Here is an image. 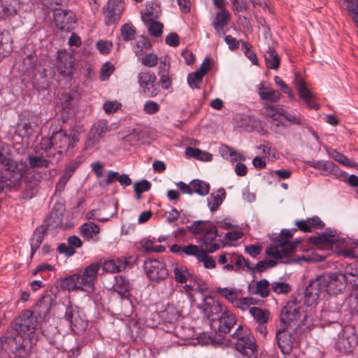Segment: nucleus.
Returning <instances> with one entry per match:
<instances>
[{
	"instance_id": "c756f323",
	"label": "nucleus",
	"mask_w": 358,
	"mask_h": 358,
	"mask_svg": "<svg viewBox=\"0 0 358 358\" xmlns=\"http://www.w3.org/2000/svg\"><path fill=\"white\" fill-rule=\"evenodd\" d=\"M269 286L270 283L266 279H262L256 282L255 286L250 284L248 289L252 294L259 295L262 298H266L269 295Z\"/></svg>"
},
{
	"instance_id": "864d4df0",
	"label": "nucleus",
	"mask_w": 358,
	"mask_h": 358,
	"mask_svg": "<svg viewBox=\"0 0 358 358\" xmlns=\"http://www.w3.org/2000/svg\"><path fill=\"white\" fill-rule=\"evenodd\" d=\"M310 166L325 171H334L337 168L334 162L328 161H315L310 163Z\"/></svg>"
},
{
	"instance_id": "2eb2a0df",
	"label": "nucleus",
	"mask_w": 358,
	"mask_h": 358,
	"mask_svg": "<svg viewBox=\"0 0 358 358\" xmlns=\"http://www.w3.org/2000/svg\"><path fill=\"white\" fill-rule=\"evenodd\" d=\"M199 308L210 322L215 320L224 311L222 305L211 296L205 297Z\"/></svg>"
},
{
	"instance_id": "9d476101",
	"label": "nucleus",
	"mask_w": 358,
	"mask_h": 358,
	"mask_svg": "<svg viewBox=\"0 0 358 358\" xmlns=\"http://www.w3.org/2000/svg\"><path fill=\"white\" fill-rule=\"evenodd\" d=\"M123 10V0H108L103 7L106 25L109 26L117 23L121 18Z\"/></svg>"
},
{
	"instance_id": "052dcab7",
	"label": "nucleus",
	"mask_w": 358,
	"mask_h": 358,
	"mask_svg": "<svg viewBox=\"0 0 358 358\" xmlns=\"http://www.w3.org/2000/svg\"><path fill=\"white\" fill-rule=\"evenodd\" d=\"M255 303V300L250 297H244L241 299H237L234 303V306L238 308L245 310L248 309L251 305Z\"/></svg>"
},
{
	"instance_id": "0eeeda50",
	"label": "nucleus",
	"mask_w": 358,
	"mask_h": 358,
	"mask_svg": "<svg viewBox=\"0 0 358 358\" xmlns=\"http://www.w3.org/2000/svg\"><path fill=\"white\" fill-rule=\"evenodd\" d=\"M144 269L150 280L160 282L169 276L166 264L158 259H147L144 262Z\"/></svg>"
},
{
	"instance_id": "ddd939ff",
	"label": "nucleus",
	"mask_w": 358,
	"mask_h": 358,
	"mask_svg": "<svg viewBox=\"0 0 358 358\" xmlns=\"http://www.w3.org/2000/svg\"><path fill=\"white\" fill-rule=\"evenodd\" d=\"M37 325L36 317L34 316L33 311L24 310L15 318L13 328L19 333H25L34 329Z\"/></svg>"
},
{
	"instance_id": "5701e85b",
	"label": "nucleus",
	"mask_w": 358,
	"mask_h": 358,
	"mask_svg": "<svg viewBox=\"0 0 358 358\" xmlns=\"http://www.w3.org/2000/svg\"><path fill=\"white\" fill-rule=\"evenodd\" d=\"M80 281V275L74 273L62 279L60 287L68 291L80 290L85 292L84 285Z\"/></svg>"
},
{
	"instance_id": "58836bf2",
	"label": "nucleus",
	"mask_w": 358,
	"mask_h": 358,
	"mask_svg": "<svg viewBox=\"0 0 358 358\" xmlns=\"http://www.w3.org/2000/svg\"><path fill=\"white\" fill-rule=\"evenodd\" d=\"M45 233V230L43 228H36L34 230L32 237L30 240L31 256H33L36 250L39 248L43 241Z\"/></svg>"
},
{
	"instance_id": "a211bd4d",
	"label": "nucleus",
	"mask_w": 358,
	"mask_h": 358,
	"mask_svg": "<svg viewBox=\"0 0 358 358\" xmlns=\"http://www.w3.org/2000/svg\"><path fill=\"white\" fill-rule=\"evenodd\" d=\"M217 236L218 231L216 227L212 222L208 223L201 238V243L206 246L208 252L213 253L220 248V244L213 243Z\"/></svg>"
},
{
	"instance_id": "4468645a",
	"label": "nucleus",
	"mask_w": 358,
	"mask_h": 358,
	"mask_svg": "<svg viewBox=\"0 0 358 358\" xmlns=\"http://www.w3.org/2000/svg\"><path fill=\"white\" fill-rule=\"evenodd\" d=\"M56 27L66 32L71 31L76 22L75 14L69 10H56L53 15Z\"/></svg>"
},
{
	"instance_id": "a878e982",
	"label": "nucleus",
	"mask_w": 358,
	"mask_h": 358,
	"mask_svg": "<svg viewBox=\"0 0 358 358\" xmlns=\"http://www.w3.org/2000/svg\"><path fill=\"white\" fill-rule=\"evenodd\" d=\"M15 346L13 353L18 358H27L31 353V347L28 345L29 340L22 337L15 338Z\"/></svg>"
},
{
	"instance_id": "2f4dec72",
	"label": "nucleus",
	"mask_w": 358,
	"mask_h": 358,
	"mask_svg": "<svg viewBox=\"0 0 358 358\" xmlns=\"http://www.w3.org/2000/svg\"><path fill=\"white\" fill-rule=\"evenodd\" d=\"M226 196L224 189L220 188L216 192L212 193L207 199L208 206L211 212H215L223 202Z\"/></svg>"
},
{
	"instance_id": "6ab92c4d",
	"label": "nucleus",
	"mask_w": 358,
	"mask_h": 358,
	"mask_svg": "<svg viewBox=\"0 0 358 358\" xmlns=\"http://www.w3.org/2000/svg\"><path fill=\"white\" fill-rule=\"evenodd\" d=\"M310 242L316 246H330L340 242V239L336 238V231L335 229L328 228L324 232L317 236L310 238Z\"/></svg>"
},
{
	"instance_id": "7c9ffc66",
	"label": "nucleus",
	"mask_w": 358,
	"mask_h": 358,
	"mask_svg": "<svg viewBox=\"0 0 358 358\" xmlns=\"http://www.w3.org/2000/svg\"><path fill=\"white\" fill-rule=\"evenodd\" d=\"M229 19L230 14L226 9L216 14L213 24L217 33L222 32L223 34H225L226 30H224V27L227 26Z\"/></svg>"
},
{
	"instance_id": "393cba45",
	"label": "nucleus",
	"mask_w": 358,
	"mask_h": 358,
	"mask_svg": "<svg viewBox=\"0 0 358 358\" xmlns=\"http://www.w3.org/2000/svg\"><path fill=\"white\" fill-rule=\"evenodd\" d=\"M52 297L49 293L43 294L36 302L34 310L40 317H45L50 313Z\"/></svg>"
},
{
	"instance_id": "f704fd0d",
	"label": "nucleus",
	"mask_w": 358,
	"mask_h": 358,
	"mask_svg": "<svg viewBox=\"0 0 358 358\" xmlns=\"http://www.w3.org/2000/svg\"><path fill=\"white\" fill-rule=\"evenodd\" d=\"M107 130V126L105 122H98L93 124L90 130V138H92V143L96 144L102 138Z\"/></svg>"
},
{
	"instance_id": "37998d69",
	"label": "nucleus",
	"mask_w": 358,
	"mask_h": 358,
	"mask_svg": "<svg viewBox=\"0 0 358 358\" xmlns=\"http://www.w3.org/2000/svg\"><path fill=\"white\" fill-rule=\"evenodd\" d=\"M152 44L150 40L143 36H141L134 47V52L136 56L139 57L144 55L145 51L150 50Z\"/></svg>"
},
{
	"instance_id": "8fccbe9b",
	"label": "nucleus",
	"mask_w": 358,
	"mask_h": 358,
	"mask_svg": "<svg viewBox=\"0 0 358 358\" xmlns=\"http://www.w3.org/2000/svg\"><path fill=\"white\" fill-rule=\"evenodd\" d=\"M331 156L334 160L346 166L356 168L358 167V164L352 160H350L346 156L336 150H334L332 152Z\"/></svg>"
},
{
	"instance_id": "bb28decb",
	"label": "nucleus",
	"mask_w": 358,
	"mask_h": 358,
	"mask_svg": "<svg viewBox=\"0 0 358 358\" xmlns=\"http://www.w3.org/2000/svg\"><path fill=\"white\" fill-rule=\"evenodd\" d=\"M264 57L266 67L277 70L280 66V59L275 50L268 45L264 50Z\"/></svg>"
},
{
	"instance_id": "4d7b16f0",
	"label": "nucleus",
	"mask_w": 358,
	"mask_h": 358,
	"mask_svg": "<svg viewBox=\"0 0 358 358\" xmlns=\"http://www.w3.org/2000/svg\"><path fill=\"white\" fill-rule=\"evenodd\" d=\"M203 250V249L199 248V247L196 245L189 244L187 245L183 246L182 253L187 256H194L198 260Z\"/></svg>"
},
{
	"instance_id": "4be33fe9",
	"label": "nucleus",
	"mask_w": 358,
	"mask_h": 358,
	"mask_svg": "<svg viewBox=\"0 0 358 358\" xmlns=\"http://www.w3.org/2000/svg\"><path fill=\"white\" fill-rule=\"evenodd\" d=\"M68 245L65 243H60L57 247V251L66 257H71L76 253L75 248H80L83 242L77 236H71L67 238Z\"/></svg>"
},
{
	"instance_id": "338daca9",
	"label": "nucleus",
	"mask_w": 358,
	"mask_h": 358,
	"mask_svg": "<svg viewBox=\"0 0 358 358\" xmlns=\"http://www.w3.org/2000/svg\"><path fill=\"white\" fill-rule=\"evenodd\" d=\"M309 227L311 229V231L314 229H323L324 227V223L321 220L318 216H313L310 218L307 219Z\"/></svg>"
},
{
	"instance_id": "e2e57ef3",
	"label": "nucleus",
	"mask_w": 358,
	"mask_h": 358,
	"mask_svg": "<svg viewBox=\"0 0 358 358\" xmlns=\"http://www.w3.org/2000/svg\"><path fill=\"white\" fill-rule=\"evenodd\" d=\"M114 71L115 67L113 64L110 62H106L101 69L100 79L103 81L106 80L109 78Z\"/></svg>"
},
{
	"instance_id": "423d86ee",
	"label": "nucleus",
	"mask_w": 358,
	"mask_h": 358,
	"mask_svg": "<svg viewBox=\"0 0 358 358\" xmlns=\"http://www.w3.org/2000/svg\"><path fill=\"white\" fill-rule=\"evenodd\" d=\"M64 319L68 322L71 331L76 334H83L88 322L83 308L69 301L66 307Z\"/></svg>"
},
{
	"instance_id": "f8f14e48",
	"label": "nucleus",
	"mask_w": 358,
	"mask_h": 358,
	"mask_svg": "<svg viewBox=\"0 0 358 358\" xmlns=\"http://www.w3.org/2000/svg\"><path fill=\"white\" fill-rule=\"evenodd\" d=\"M301 315V306L295 299L289 301L282 308L280 317V322L286 327L300 319Z\"/></svg>"
},
{
	"instance_id": "49530a36",
	"label": "nucleus",
	"mask_w": 358,
	"mask_h": 358,
	"mask_svg": "<svg viewBox=\"0 0 358 358\" xmlns=\"http://www.w3.org/2000/svg\"><path fill=\"white\" fill-rule=\"evenodd\" d=\"M216 292L233 305L238 297V292L234 288L217 287Z\"/></svg>"
},
{
	"instance_id": "0e129e2a",
	"label": "nucleus",
	"mask_w": 358,
	"mask_h": 358,
	"mask_svg": "<svg viewBox=\"0 0 358 358\" xmlns=\"http://www.w3.org/2000/svg\"><path fill=\"white\" fill-rule=\"evenodd\" d=\"M150 188L151 183L145 179L136 182L134 185V189L136 194H141L144 192H147L150 190Z\"/></svg>"
},
{
	"instance_id": "dca6fc26",
	"label": "nucleus",
	"mask_w": 358,
	"mask_h": 358,
	"mask_svg": "<svg viewBox=\"0 0 358 358\" xmlns=\"http://www.w3.org/2000/svg\"><path fill=\"white\" fill-rule=\"evenodd\" d=\"M358 344V338L354 334H347L344 331L338 335L335 348L340 353L349 355L352 353Z\"/></svg>"
},
{
	"instance_id": "aec40b11",
	"label": "nucleus",
	"mask_w": 358,
	"mask_h": 358,
	"mask_svg": "<svg viewBox=\"0 0 358 358\" xmlns=\"http://www.w3.org/2000/svg\"><path fill=\"white\" fill-rule=\"evenodd\" d=\"M73 69L71 56L66 52H59L57 59V70L64 78H71Z\"/></svg>"
},
{
	"instance_id": "3c124183",
	"label": "nucleus",
	"mask_w": 358,
	"mask_h": 358,
	"mask_svg": "<svg viewBox=\"0 0 358 358\" xmlns=\"http://www.w3.org/2000/svg\"><path fill=\"white\" fill-rule=\"evenodd\" d=\"M121 34L125 41H131L136 34V30L131 23H126L121 27Z\"/></svg>"
},
{
	"instance_id": "412c9836",
	"label": "nucleus",
	"mask_w": 358,
	"mask_h": 358,
	"mask_svg": "<svg viewBox=\"0 0 358 358\" xmlns=\"http://www.w3.org/2000/svg\"><path fill=\"white\" fill-rule=\"evenodd\" d=\"M295 84L300 98L306 101L307 106L311 109H317V104L313 100L314 96L308 89L303 79L296 78Z\"/></svg>"
},
{
	"instance_id": "72a5a7b5",
	"label": "nucleus",
	"mask_w": 358,
	"mask_h": 358,
	"mask_svg": "<svg viewBox=\"0 0 358 358\" xmlns=\"http://www.w3.org/2000/svg\"><path fill=\"white\" fill-rule=\"evenodd\" d=\"M174 279L178 283H186L189 278L193 279V275L189 273L187 268L185 266L176 264L173 268Z\"/></svg>"
},
{
	"instance_id": "69168bd1",
	"label": "nucleus",
	"mask_w": 358,
	"mask_h": 358,
	"mask_svg": "<svg viewBox=\"0 0 358 358\" xmlns=\"http://www.w3.org/2000/svg\"><path fill=\"white\" fill-rule=\"evenodd\" d=\"M159 105L153 101H148L145 103L143 110L145 113L153 115L159 110Z\"/></svg>"
},
{
	"instance_id": "f3484780",
	"label": "nucleus",
	"mask_w": 358,
	"mask_h": 358,
	"mask_svg": "<svg viewBox=\"0 0 358 358\" xmlns=\"http://www.w3.org/2000/svg\"><path fill=\"white\" fill-rule=\"evenodd\" d=\"M101 267V263L96 262L90 264L84 269L83 275H80V282L84 285L85 292H90L94 289V282Z\"/></svg>"
},
{
	"instance_id": "1a4fd4ad",
	"label": "nucleus",
	"mask_w": 358,
	"mask_h": 358,
	"mask_svg": "<svg viewBox=\"0 0 358 358\" xmlns=\"http://www.w3.org/2000/svg\"><path fill=\"white\" fill-rule=\"evenodd\" d=\"M156 76L150 71H141L137 76L141 92L148 97H154L159 90L156 85Z\"/></svg>"
},
{
	"instance_id": "b1692460",
	"label": "nucleus",
	"mask_w": 358,
	"mask_h": 358,
	"mask_svg": "<svg viewBox=\"0 0 358 358\" xmlns=\"http://www.w3.org/2000/svg\"><path fill=\"white\" fill-rule=\"evenodd\" d=\"M20 9L18 0H0V17L7 18L15 15Z\"/></svg>"
},
{
	"instance_id": "c03bdc74",
	"label": "nucleus",
	"mask_w": 358,
	"mask_h": 358,
	"mask_svg": "<svg viewBox=\"0 0 358 358\" xmlns=\"http://www.w3.org/2000/svg\"><path fill=\"white\" fill-rule=\"evenodd\" d=\"M192 191L201 196L207 195L210 191V185L203 180L194 179L191 181Z\"/></svg>"
},
{
	"instance_id": "7ed1b4c3",
	"label": "nucleus",
	"mask_w": 358,
	"mask_h": 358,
	"mask_svg": "<svg viewBox=\"0 0 358 358\" xmlns=\"http://www.w3.org/2000/svg\"><path fill=\"white\" fill-rule=\"evenodd\" d=\"M78 141L75 134L69 135L63 131L53 132L44 148L45 157L59 161Z\"/></svg>"
},
{
	"instance_id": "79ce46f5",
	"label": "nucleus",
	"mask_w": 358,
	"mask_h": 358,
	"mask_svg": "<svg viewBox=\"0 0 358 358\" xmlns=\"http://www.w3.org/2000/svg\"><path fill=\"white\" fill-rule=\"evenodd\" d=\"M46 157L38 156L34 155H29L27 157V161L29 165L32 169H42L48 168L50 163V160L45 158Z\"/></svg>"
},
{
	"instance_id": "6e6552de",
	"label": "nucleus",
	"mask_w": 358,
	"mask_h": 358,
	"mask_svg": "<svg viewBox=\"0 0 358 358\" xmlns=\"http://www.w3.org/2000/svg\"><path fill=\"white\" fill-rule=\"evenodd\" d=\"M236 324L235 315L231 311L225 310L215 320L210 322V327L222 338L224 335L230 332Z\"/></svg>"
},
{
	"instance_id": "5fc2aeb1",
	"label": "nucleus",
	"mask_w": 358,
	"mask_h": 358,
	"mask_svg": "<svg viewBox=\"0 0 358 358\" xmlns=\"http://www.w3.org/2000/svg\"><path fill=\"white\" fill-rule=\"evenodd\" d=\"M203 76L200 72L196 71L194 73H189L187 76V82L189 85L192 89L200 88V85L203 80Z\"/></svg>"
},
{
	"instance_id": "bf43d9fd",
	"label": "nucleus",
	"mask_w": 358,
	"mask_h": 358,
	"mask_svg": "<svg viewBox=\"0 0 358 358\" xmlns=\"http://www.w3.org/2000/svg\"><path fill=\"white\" fill-rule=\"evenodd\" d=\"M141 63L146 67L152 68L155 66L158 63V57L154 53H148L141 59Z\"/></svg>"
},
{
	"instance_id": "4c0bfd02",
	"label": "nucleus",
	"mask_w": 358,
	"mask_h": 358,
	"mask_svg": "<svg viewBox=\"0 0 358 358\" xmlns=\"http://www.w3.org/2000/svg\"><path fill=\"white\" fill-rule=\"evenodd\" d=\"M185 154L188 157L203 162H210L213 159V155L210 152L193 147H187L185 150Z\"/></svg>"
},
{
	"instance_id": "cd10ccee",
	"label": "nucleus",
	"mask_w": 358,
	"mask_h": 358,
	"mask_svg": "<svg viewBox=\"0 0 358 358\" xmlns=\"http://www.w3.org/2000/svg\"><path fill=\"white\" fill-rule=\"evenodd\" d=\"M13 50V40L8 31L0 32V58L8 56Z\"/></svg>"
},
{
	"instance_id": "680f3d73",
	"label": "nucleus",
	"mask_w": 358,
	"mask_h": 358,
	"mask_svg": "<svg viewBox=\"0 0 358 358\" xmlns=\"http://www.w3.org/2000/svg\"><path fill=\"white\" fill-rule=\"evenodd\" d=\"M162 23L157 21L151 20L150 24L148 27V32L153 37H159L162 33Z\"/></svg>"
},
{
	"instance_id": "603ef678",
	"label": "nucleus",
	"mask_w": 358,
	"mask_h": 358,
	"mask_svg": "<svg viewBox=\"0 0 358 358\" xmlns=\"http://www.w3.org/2000/svg\"><path fill=\"white\" fill-rule=\"evenodd\" d=\"M271 289L278 294H285L291 291L292 287L289 284L285 282H273Z\"/></svg>"
},
{
	"instance_id": "473e14b6",
	"label": "nucleus",
	"mask_w": 358,
	"mask_h": 358,
	"mask_svg": "<svg viewBox=\"0 0 358 358\" xmlns=\"http://www.w3.org/2000/svg\"><path fill=\"white\" fill-rule=\"evenodd\" d=\"M258 94L262 100H267L272 102H276L280 98V93L278 91L274 90L271 87H266L263 84H260L258 86Z\"/></svg>"
},
{
	"instance_id": "6e6d98bb",
	"label": "nucleus",
	"mask_w": 358,
	"mask_h": 358,
	"mask_svg": "<svg viewBox=\"0 0 358 358\" xmlns=\"http://www.w3.org/2000/svg\"><path fill=\"white\" fill-rule=\"evenodd\" d=\"M242 49L245 50V55L251 61L254 65H258V59L256 53L252 50V45L243 41H241Z\"/></svg>"
},
{
	"instance_id": "39448f33",
	"label": "nucleus",
	"mask_w": 358,
	"mask_h": 358,
	"mask_svg": "<svg viewBox=\"0 0 358 358\" xmlns=\"http://www.w3.org/2000/svg\"><path fill=\"white\" fill-rule=\"evenodd\" d=\"M231 337L236 340L235 348L246 358L257 357V345L253 336L244 331L243 327L239 325Z\"/></svg>"
},
{
	"instance_id": "de8ad7c7",
	"label": "nucleus",
	"mask_w": 358,
	"mask_h": 358,
	"mask_svg": "<svg viewBox=\"0 0 358 358\" xmlns=\"http://www.w3.org/2000/svg\"><path fill=\"white\" fill-rule=\"evenodd\" d=\"M254 319L260 324H264L268 322V316L265 311L258 307H252L249 310Z\"/></svg>"
},
{
	"instance_id": "a18cd8bd",
	"label": "nucleus",
	"mask_w": 358,
	"mask_h": 358,
	"mask_svg": "<svg viewBox=\"0 0 358 358\" xmlns=\"http://www.w3.org/2000/svg\"><path fill=\"white\" fill-rule=\"evenodd\" d=\"M62 217L63 214L54 207L45 222L48 227L56 228L62 224Z\"/></svg>"
},
{
	"instance_id": "c85d7f7f",
	"label": "nucleus",
	"mask_w": 358,
	"mask_h": 358,
	"mask_svg": "<svg viewBox=\"0 0 358 358\" xmlns=\"http://www.w3.org/2000/svg\"><path fill=\"white\" fill-rule=\"evenodd\" d=\"M115 283L113 289L122 297H127L129 295L131 288L129 281L122 275L115 276Z\"/></svg>"
},
{
	"instance_id": "9b49d317",
	"label": "nucleus",
	"mask_w": 358,
	"mask_h": 358,
	"mask_svg": "<svg viewBox=\"0 0 358 358\" xmlns=\"http://www.w3.org/2000/svg\"><path fill=\"white\" fill-rule=\"evenodd\" d=\"M295 341L294 333L288 330L286 327H282L276 330L275 341L284 355H289L292 353Z\"/></svg>"
},
{
	"instance_id": "09e8293b",
	"label": "nucleus",
	"mask_w": 358,
	"mask_h": 358,
	"mask_svg": "<svg viewBox=\"0 0 358 358\" xmlns=\"http://www.w3.org/2000/svg\"><path fill=\"white\" fill-rule=\"evenodd\" d=\"M208 223L211 222L203 220L194 221L190 226H188V229L192 234H200L201 233H204L208 227Z\"/></svg>"
},
{
	"instance_id": "f03ea898",
	"label": "nucleus",
	"mask_w": 358,
	"mask_h": 358,
	"mask_svg": "<svg viewBox=\"0 0 358 358\" xmlns=\"http://www.w3.org/2000/svg\"><path fill=\"white\" fill-rule=\"evenodd\" d=\"M296 229H282L280 236L266 248V253L282 263L291 261L292 255L295 252L299 242L290 241Z\"/></svg>"
},
{
	"instance_id": "a19ab883",
	"label": "nucleus",
	"mask_w": 358,
	"mask_h": 358,
	"mask_svg": "<svg viewBox=\"0 0 358 358\" xmlns=\"http://www.w3.org/2000/svg\"><path fill=\"white\" fill-rule=\"evenodd\" d=\"M80 230L81 235L87 238H92L100 232L99 226L92 222L83 223Z\"/></svg>"
},
{
	"instance_id": "f257e3e1",
	"label": "nucleus",
	"mask_w": 358,
	"mask_h": 358,
	"mask_svg": "<svg viewBox=\"0 0 358 358\" xmlns=\"http://www.w3.org/2000/svg\"><path fill=\"white\" fill-rule=\"evenodd\" d=\"M0 163L4 168L1 176L3 185L0 186V189H3L5 185L11 187L19 185L28 170L26 163L13 159L10 155L1 146Z\"/></svg>"
},
{
	"instance_id": "13d9d810",
	"label": "nucleus",
	"mask_w": 358,
	"mask_h": 358,
	"mask_svg": "<svg viewBox=\"0 0 358 358\" xmlns=\"http://www.w3.org/2000/svg\"><path fill=\"white\" fill-rule=\"evenodd\" d=\"M207 250H204L200 255L198 262H202L206 268H215L216 266V262L211 256L207 255Z\"/></svg>"
},
{
	"instance_id": "774afa93",
	"label": "nucleus",
	"mask_w": 358,
	"mask_h": 358,
	"mask_svg": "<svg viewBox=\"0 0 358 358\" xmlns=\"http://www.w3.org/2000/svg\"><path fill=\"white\" fill-rule=\"evenodd\" d=\"M285 119L296 125H303L306 122V120L300 114L295 115L288 113Z\"/></svg>"
},
{
	"instance_id": "20e7f679",
	"label": "nucleus",
	"mask_w": 358,
	"mask_h": 358,
	"mask_svg": "<svg viewBox=\"0 0 358 358\" xmlns=\"http://www.w3.org/2000/svg\"><path fill=\"white\" fill-rule=\"evenodd\" d=\"M336 278V276L334 275H320L311 280L304 292V304L307 306L313 305L320 293L336 294V291L332 290V287L337 282Z\"/></svg>"
},
{
	"instance_id": "ea45409f",
	"label": "nucleus",
	"mask_w": 358,
	"mask_h": 358,
	"mask_svg": "<svg viewBox=\"0 0 358 358\" xmlns=\"http://www.w3.org/2000/svg\"><path fill=\"white\" fill-rule=\"evenodd\" d=\"M242 255L238 253H229L228 257L229 264L224 265L223 269L228 271L238 272L241 268Z\"/></svg>"
},
{
	"instance_id": "e433bc0d",
	"label": "nucleus",
	"mask_w": 358,
	"mask_h": 358,
	"mask_svg": "<svg viewBox=\"0 0 358 358\" xmlns=\"http://www.w3.org/2000/svg\"><path fill=\"white\" fill-rule=\"evenodd\" d=\"M198 341L202 345H220L223 343V339L219 334L211 332H203L198 338Z\"/></svg>"
},
{
	"instance_id": "c9c22d12",
	"label": "nucleus",
	"mask_w": 358,
	"mask_h": 358,
	"mask_svg": "<svg viewBox=\"0 0 358 358\" xmlns=\"http://www.w3.org/2000/svg\"><path fill=\"white\" fill-rule=\"evenodd\" d=\"M127 264V261L121 259L108 260L103 263V270L108 273H117L124 269Z\"/></svg>"
}]
</instances>
